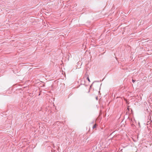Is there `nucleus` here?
<instances>
[{
	"mask_svg": "<svg viewBox=\"0 0 152 152\" xmlns=\"http://www.w3.org/2000/svg\"><path fill=\"white\" fill-rule=\"evenodd\" d=\"M97 126V125L96 124H94L92 127L93 129H94L96 128Z\"/></svg>",
	"mask_w": 152,
	"mask_h": 152,
	"instance_id": "f257e3e1",
	"label": "nucleus"
},
{
	"mask_svg": "<svg viewBox=\"0 0 152 152\" xmlns=\"http://www.w3.org/2000/svg\"><path fill=\"white\" fill-rule=\"evenodd\" d=\"M94 83V82H93V83H92V84L90 86L89 88V90H88V93H89L90 92V90H91V88L92 86V85H93V84Z\"/></svg>",
	"mask_w": 152,
	"mask_h": 152,
	"instance_id": "f03ea898",
	"label": "nucleus"
},
{
	"mask_svg": "<svg viewBox=\"0 0 152 152\" xmlns=\"http://www.w3.org/2000/svg\"><path fill=\"white\" fill-rule=\"evenodd\" d=\"M88 76V77H89V76H88V73H87V71L86 72V73L85 74V77H86Z\"/></svg>",
	"mask_w": 152,
	"mask_h": 152,
	"instance_id": "7ed1b4c3",
	"label": "nucleus"
},
{
	"mask_svg": "<svg viewBox=\"0 0 152 152\" xmlns=\"http://www.w3.org/2000/svg\"><path fill=\"white\" fill-rule=\"evenodd\" d=\"M86 79L88 80L89 82H90V80L89 79V77L87 76L86 77Z\"/></svg>",
	"mask_w": 152,
	"mask_h": 152,
	"instance_id": "20e7f679",
	"label": "nucleus"
},
{
	"mask_svg": "<svg viewBox=\"0 0 152 152\" xmlns=\"http://www.w3.org/2000/svg\"><path fill=\"white\" fill-rule=\"evenodd\" d=\"M135 81V80L134 79H132V82L134 83Z\"/></svg>",
	"mask_w": 152,
	"mask_h": 152,
	"instance_id": "39448f33",
	"label": "nucleus"
},
{
	"mask_svg": "<svg viewBox=\"0 0 152 152\" xmlns=\"http://www.w3.org/2000/svg\"><path fill=\"white\" fill-rule=\"evenodd\" d=\"M127 110H128V112H129V107L127 108Z\"/></svg>",
	"mask_w": 152,
	"mask_h": 152,
	"instance_id": "423d86ee",
	"label": "nucleus"
},
{
	"mask_svg": "<svg viewBox=\"0 0 152 152\" xmlns=\"http://www.w3.org/2000/svg\"><path fill=\"white\" fill-rule=\"evenodd\" d=\"M128 111H127V112H126V114H127V113H128Z\"/></svg>",
	"mask_w": 152,
	"mask_h": 152,
	"instance_id": "0eeeda50",
	"label": "nucleus"
},
{
	"mask_svg": "<svg viewBox=\"0 0 152 152\" xmlns=\"http://www.w3.org/2000/svg\"><path fill=\"white\" fill-rule=\"evenodd\" d=\"M97 98H97V97H96V99H97Z\"/></svg>",
	"mask_w": 152,
	"mask_h": 152,
	"instance_id": "6e6552de",
	"label": "nucleus"
},
{
	"mask_svg": "<svg viewBox=\"0 0 152 152\" xmlns=\"http://www.w3.org/2000/svg\"><path fill=\"white\" fill-rule=\"evenodd\" d=\"M83 84V83H81V84Z\"/></svg>",
	"mask_w": 152,
	"mask_h": 152,
	"instance_id": "1a4fd4ad",
	"label": "nucleus"
}]
</instances>
